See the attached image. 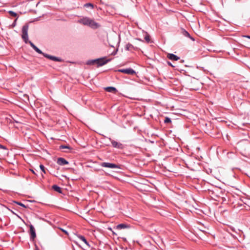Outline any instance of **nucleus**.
Returning <instances> with one entry per match:
<instances>
[{
  "mask_svg": "<svg viewBox=\"0 0 250 250\" xmlns=\"http://www.w3.org/2000/svg\"><path fill=\"white\" fill-rule=\"evenodd\" d=\"M28 25L27 24H25L22 26V35L21 38L26 43H29L31 46L39 54H42L44 57L47 58L49 60L58 62H62V59L61 58L57 57L55 56H51L50 55L47 54L46 53H44L42 52L41 50L38 48L32 42L29 41L28 40Z\"/></svg>",
  "mask_w": 250,
  "mask_h": 250,
  "instance_id": "f257e3e1",
  "label": "nucleus"
},
{
  "mask_svg": "<svg viewBox=\"0 0 250 250\" xmlns=\"http://www.w3.org/2000/svg\"><path fill=\"white\" fill-rule=\"evenodd\" d=\"M111 59H106L105 57H102L98 59H96L95 60H88L86 64L87 65H94V64H96L97 67L102 66L105 64H106L107 62H110Z\"/></svg>",
  "mask_w": 250,
  "mask_h": 250,
  "instance_id": "f03ea898",
  "label": "nucleus"
},
{
  "mask_svg": "<svg viewBox=\"0 0 250 250\" xmlns=\"http://www.w3.org/2000/svg\"><path fill=\"white\" fill-rule=\"evenodd\" d=\"M100 166L104 167H108L110 168H120V167L119 165L113 163L103 162L100 164Z\"/></svg>",
  "mask_w": 250,
  "mask_h": 250,
  "instance_id": "7ed1b4c3",
  "label": "nucleus"
},
{
  "mask_svg": "<svg viewBox=\"0 0 250 250\" xmlns=\"http://www.w3.org/2000/svg\"><path fill=\"white\" fill-rule=\"evenodd\" d=\"M109 139L110 141L112 146L113 147L121 149H122L124 148V146L122 143L112 140L110 138H109Z\"/></svg>",
  "mask_w": 250,
  "mask_h": 250,
  "instance_id": "20e7f679",
  "label": "nucleus"
},
{
  "mask_svg": "<svg viewBox=\"0 0 250 250\" xmlns=\"http://www.w3.org/2000/svg\"><path fill=\"white\" fill-rule=\"evenodd\" d=\"M30 229L29 233L30 234V240L32 241L34 240L35 238L36 237V230L32 225H30L29 226Z\"/></svg>",
  "mask_w": 250,
  "mask_h": 250,
  "instance_id": "39448f33",
  "label": "nucleus"
},
{
  "mask_svg": "<svg viewBox=\"0 0 250 250\" xmlns=\"http://www.w3.org/2000/svg\"><path fill=\"white\" fill-rule=\"evenodd\" d=\"M119 72L130 75H133L136 73L135 71L131 68H128L126 69H121L118 70Z\"/></svg>",
  "mask_w": 250,
  "mask_h": 250,
  "instance_id": "423d86ee",
  "label": "nucleus"
},
{
  "mask_svg": "<svg viewBox=\"0 0 250 250\" xmlns=\"http://www.w3.org/2000/svg\"><path fill=\"white\" fill-rule=\"evenodd\" d=\"M90 21H89V23L88 24V26L91 28L95 29L98 28L100 26V24L98 23L95 22L93 20L90 19Z\"/></svg>",
  "mask_w": 250,
  "mask_h": 250,
  "instance_id": "0eeeda50",
  "label": "nucleus"
},
{
  "mask_svg": "<svg viewBox=\"0 0 250 250\" xmlns=\"http://www.w3.org/2000/svg\"><path fill=\"white\" fill-rule=\"evenodd\" d=\"M90 18H89L83 17V18L79 20L78 21L79 23H80L83 25L88 26V24L89 23V21H90Z\"/></svg>",
  "mask_w": 250,
  "mask_h": 250,
  "instance_id": "6e6552de",
  "label": "nucleus"
},
{
  "mask_svg": "<svg viewBox=\"0 0 250 250\" xmlns=\"http://www.w3.org/2000/svg\"><path fill=\"white\" fill-rule=\"evenodd\" d=\"M57 163L59 165L64 166L68 164L69 162L63 158L60 157L58 158Z\"/></svg>",
  "mask_w": 250,
  "mask_h": 250,
  "instance_id": "1a4fd4ad",
  "label": "nucleus"
},
{
  "mask_svg": "<svg viewBox=\"0 0 250 250\" xmlns=\"http://www.w3.org/2000/svg\"><path fill=\"white\" fill-rule=\"evenodd\" d=\"M167 58L171 61H178L180 59V57L172 53L167 54Z\"/></svg>",
  "mask_w": 250,
  "mask_h": 250,
  "instance_id": "9d476101",
  "label": "nucleus"
},
{
  "mask_svg": "<svg viewBox=\"0 0 250 250\" xmlns=\"http://www.w3.org/2000/svg\"><path fill=\"white\" fill-rule=\"evenodd\" d=\"M182 34H183V36L186 37H188V38H189V39H190L192 41H194L195 40L193 38H192L189 34V33L186 30H185L184 29H182Z\"/></svg>",
  "mask_w": 250,
  "mask_h": 250,
  "instance_id": "9b49d317",
  "label": "nucleus"
},
{
  "mask_svg": "<svg viewBox=\"0 0 250 250\" xmlns=\"http://www.w3.org/2000/svg\"><path fill=\"white\" fill-rule=\"evenodd\" d=\"M130 227L129 225L125 224H120L116 226V229H122L126 228H129Z\"/></svg>",
  "mask_w": 250,
  "mask_h": 250,
  "instance_id": "f8f14e48",
  "label": "nucleus"
},
{
  "mask_svg": "<svg viewBox=\"0 0 250 250\" xmlns=\"http://www.w3.org/2000/svg\"><path fill=\"white\" fill-rule=\"evenodd\" d=\"M106 91L111 93H116L117 91V89L113 86H108L104 88Z\"/></svg>",
  "mask_w": 250,
  "mask_h": 250,
  "instance_id": "ddd939ff",
  "label": "nucleus"
},
{
  "mask_svg": "<svg viewBox=\"0 0 250 250\" xmlns=\"http://www.w3.org/2000/svg\"><path fill=\"white\" fill-rule=\"evenodd\" d=\"M78 238L81 240L83 241L88 247H90V245H89V243L87 242V241L86 240V239L84 236H83V235H79Z\"/></svg>",
  "mask_w": 250,
  "mask_h": 250,
  "instance_id": "4468645a",
  "label": "nucleus"
},
{
  "mask_svg": "<svg viewBox=\"0 0 250 250\" xmlns=\"http://www.w3.org/2000/svg\"><path fill=\"white\" fill-rule=\"evenodd\" d=\"M52 188L56 191L61 193H62V189L61 188L59 187L58 186L56 185H54L52 186Z\"/></svg>",
  "mask_w": 250,
  "mask_h": 250,
  "instance_id": "2eb2a0df",
  "label": "nucleus"
},
{
  "mask_svg": "<svg viewBox=\"0 0 250 250\" xmlns=\"http://www.w3.org/2000/svg\"><path fill=\"white\" fill-rule=\"evenodd\" d=\"M133 48V46L129 43H128L127 44H126L125 46V49L126 50H130Z\"/></svg>",
  "mask_w": 250,
  "mask_h": 250,
  "instance_id": "dca6fc26",
  "label": "nucleus"
},
{
  "mask_svg": "<svg viewBox=\"0 0 250 250\" xmlns=\"http://www.w3.org/2000/svg\"><path fill=\"white\" fill-rule=\"evenodd\" d=\"M14 203L21 206V207H22L24 208H27V206H25L24 204H22V203L21 202H18V201H14Z\"/></svg>",
  "mask_w": 250,
  "mask_h": 250,
  "instance_id": "f3484780",
  "label": "nucleus"
},
{
  "mask_svg": "<svg viewBox=\"0 0 250 250\" xmlns=\"http://www.w3.org/2000/svg\"><path fill=\"white\" fill-rule=\"evenodd\" d=\"M171 122V119L169 117H166L164 120V123L165 124H168Z\"/></svg>",
  "mask_w": 250,
  "mask_h": 250,
  "instance_id": "a211bd4d",
  "label": "nucleus"
},
{
  "mask_svg": "<svg viewBox=\"0 0 250 250\" xmlns=\"http://www.w3.org/2000/svg\"><path fill=\"white\" fill-rule=\"evenodd\" d=\"M8 13L11 16L16 17L17 16V14L13 11H9Z\"/></svg>",
  "mask_w": 250,
  "mask_h": 250,
  "instance_id": "6ab92c4d",
  "label": "nucleus"
},
{
  "mask_svg": "<svg viewBox=\"0 0 250 250\" xmlns=\"http://www.w3.org/2000/svg\"><path fill=\"white\" fill-rule=\"evenodd\" d=\"M85 7H90L91 9L93 8V4L91 3H87L84 5Z\"/></svg>",
  "mask_w": 250,
  "mask_h": 250,
  "instance_id": "aec40b11",
  "label": "nucleus"
},
{
  "mask_svg": "<svg viewBox=\"0 0 250 250\" xmlns=\"http://www.w3.org/2000/svg\"><path fill=\"white\" fill-rule=\"evenodd\" d=\"M60 149H64V148H67V149H71V148L70 146H64V145H61L60 146Z\"/></svg>",
  "mask_w": 250,
  "mask_h": 250,
  "instance_id": "412c9836",
  "label": "nucleus"
},
{
  "mask_svg": "<svg viewBox=\"0 0 250 250\" xmlns=\"http://www.w3.org/2000/svg\"><path fill=\"white\" fill-rule=\"evenodd\" d=\"M145 39L147 42H148V43L149 42L150 38H149V36L148 35V34L147 33H146V35L145 37Z\"/></svg>",
  "mask_w": 250,
  "mask_h": 250,
  "instance_id": "4be33fe9",
  "label": "nucleus"
},
{
  "mask_svg": "<svg viewBox=\"0 0 250 250\" xmlns=\"http://www.w3.org/2000/svg\"><path fill=\"white\" fill-rule=\"evenodd\" d=\"M40 169L44 173H45L46 172H45V167L44 166L41 164L40 165Z\"/></svg>",
  "mask_w": 250,
  "mask_h": 250,
  "instance_id": "5701e85b",
  "label": "nucleus"
},
{
  "mask_svg": "<svg viewBox=\"0 0 250 250\" xmlns=\"http://www.w3.org/2000/svg\"><path fill=\"white\" fill-rule=\"evenodd\" d=\"M17 19H18V18H17V19H16L14 21L13 23H12V26L13 27H14V26L16 25V21H17Z\"/></svg>",
  "mask_w": 250,
  "mask_h": 250,
  "instance_id": "b1692460",
  "label": "nucleus"
},
{
  "mask_svg": "<svg viewBox=\"0 0 250 250\" xmlns=\"http://www.w3.org/2000/svg\"><path fill=\"white\" fill-rule=\"evenodd\" d=\"M11 212H12L13 214L16 215L18 218H20L21 219V217L18 215L17 214H16V213H15V212L13 211H11Z\"/></svg>",
  "mask_w": 250,
  "mask_h": 250,
  "instance_id": "393cba45",
  "label": "nucleus"
},
{
  "mask_svg": "<svg viewBox=\"0 0 250 250\" xmlns=\"http://www.w3.org/2000/svg\"><path fill=\"white\" fill-rule=\"evenodd\" d=\"M61 230H62V231H63L65 234H67V235H68V232H67L66 230H64V229H61Z\"/></svg>",
  "mask_w": 250,
  "mask_h": 250,
  "instance_id": "a878e982",
  "label": "nucleus"
},
{
  "mask_svg": "<svg viewBox=\"0 0 250 250\" xmlns=\"http://www.w3.org/2000/svg\"><path fill=\"white\" fill-rule=\"evenodd\" d=\"M167 64H168L169 66H171V67H174V66L172 64V63H171L170 62H167Z\"/></svg>",
  "mask_w": 250,
  "mask_h": 250,
  "instance_id": "bb28decb",
  "label": "nucleus"
},
{
  "mask_svg": "<svg viewBox=\"0 0 250 250\" xmlns=\"http://www.w3.org/2000/svg\"><path fill=\"white\" fill-rule=\"evenodd\" d=\"M0 148H1V149H6V147H5L4 146H3V145H2L0 144Z\"/></svg>",
  "mask_w": 250,
  "mask_h": 250,
  "instance_id": "cd10ccee",
  "label": "nucleus"
},
{
  "mask_svg": "<svg viewBox=\"0 0 250 250\" xmlns=\"http://www.w3.org/2000/svg\"><path fill=\"white\" fill-rule=\"evenodd\" d=\"M244 37H245V38H248V39H250V36H249V35H246V36H245Z\"/></svg>",
  "mask_w": 250,
  "mask_h": 250,
  "instance_id": "c85d7f7f",
  "label": "nucleus"
},
{
  "mask_svg": "<svg viewBox=\"0 0 250 250\" xmlns=\"http://www.w3.org/2000/svg\"><path fill=\"white\" fill-rule=\"evenodd\" d=\"M31 171H32V172L33 173H34V174H36L35 172L34 171V170H33V169H31Z\"/></svg>",
  "mask_w": 250,
  "mask_h": 250,
  "instance_id": "c756f323",
  "label": "nucleus"
},
{
  "mask_svg": "<svg viewBox=\"0 0 250 250\" xmlns=\"http://www.w3.org/2000/svg\"><path fill=\"white\" fill-rule=\"evenodd\" d=\"M117 51V50H116V51L115 52H114V53H113V54L115 55Z\"/></svg>",
  "mask_w": 250,
  "mask_h": 250,
  "instance_id": "7c9ffc66",
  "label": "nucleus"
}]
</instances>
